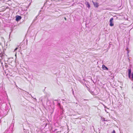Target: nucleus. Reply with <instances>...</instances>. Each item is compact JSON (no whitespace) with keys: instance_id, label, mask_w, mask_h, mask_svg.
<instances>
[{"instance_id":"obj_1","label":"nucleus","mask_w":133,"mask_h":133,"mask_svg":"<svg viewBox=\"0 0 133 133\" xmlns=\"http://www.w3.org/2000/svg\"><path fill=\"white\" fill-rule=\"evenodd\" d=\"M113 18H111L110 20V24L109 25L111 26H113L114 25V24L113 23Z\"/></svg>"},{"instance_id":"obj_2","label":"nucleus","mask_w":133,"mask_h":133,"mask_svg":"<svg viewBox=\"0 0 133 133\" xmlns=\"http://www.w3.org/2000/svg\"><path fill=\"white\" fill-rule=\"evenodd\" d=\"M16 21L18 22L21 19L22 17L20 16H17L16 17Z\"/></svg>"},{"instance_id":"obj_3","label":"nucleus","mask_w":133,"mask_h":133,"mask_svg":"<svg viewBox=\"0 0 133 133\" xmlns=\"http://www.w3.org/2000/svg\"><path fill=\"white\" fill-rule=\"evenodd\" d=\"M93 4L95 7L97 8L98 6V3L97 2H93Z\"/></svg>"},{"instance_id":"obj_4","label":"nucleus","mask_w":133,"mask_h":133,"mask_svg":"<svg viewBox=\"0 0 133 133\" xmlns=\"http://www.w3.org/2000/svg\"><path fill=\"white\" fill-rule=\"evenodd\" d=\"M102 68L104 70H108V69L107 68V67L105 66V65H103L102 66Z\"/></svg>"},{"instance_id":"obj_5","label":"nucleus","mask_w":133,"mask_h":133,"mask_svg":"<svg viewBox=\"0 0 133 133\" xmlns=\"http://www.w3.org/2000/svg\"><path fill=\"white\" fill-rule=\"evenodd\" d=\"M85 3L87 5V6L89 8H90V5L89 3L88 2H86Z\"/></svg>"},{"instance_id":"obj_6","label":"nucleus","mask_w":133,"mask_h":133,"mask_svg":"<svg viewBox=\"0 0 133 133\" xmlns=\"http://www.w3.org/2000/svg\"><path fill=\"white\" fill-rule=\"evenodd\" d=\"M128 71V74H131V70L130 69H129Z\"/></svg>"},{"instance_id":"obj_7","label":"nucleus","mask_w":133,"mask_h":133,"mask_svg":"<svg viewBox=\"0 0 133 133\" xmlns=\"http://www.w3.org/2000/svg\"><path fill=\"white\" fill-rule=\"evenodd\" d=\"M129 77L130 78L131 76V74H128Z\"/></svg>"},{"instance_id":"obj_8","label":"nucleus","mask_w":133,"mask_h":133,"mask_svg":"<svg viewBox=\"0 0 133 133\" xmlns=\"http://www.w3.org/2000/svg\"><path fill=\"white\" fill-rule=\"evenodd\" d=\"M131 76L132 78L133 79V73H132Z\"/></svg>"},{"instance_id":"obj_9","label":"nucleus","mask_w":133,"mask_h":133,"mask_svg":"<svg viewBox=\"0 0 133 133\" xmlns=\"http://www.w3.org/2000/svg\"><path fill=\"white\" fill-rule=\"evenodd\" d=\"M111 133H116L115 132V131L114 130Z\"/></svg>"},{"instance_id":"obj_10","label":"nucleus","mask_w":133,"mask_h":133,"mask_svg":"<svg viewBox=\"0 0 133 133\" xmlns=\"http://www.w3.org/2000/svg\"><path fill=\"white\" fill-rule=\"evenodd\" d=\"M17 48H16V49H15V51L16 50H17Z\"/></svg>"},{"instance_id":"obj_11","label":"nucleus","mask_w":133,"mask_h":133,"mask_svg":"<svg viewBox=\"0 0 133 133\" xmlns=\"http://www.w3.org/2000/svg\"><path fill=\"white\" fill-rule=\"evenodd\" d=\"M64 19L66 20V18L65 17Z\"/></svg>"}]
</instances>
